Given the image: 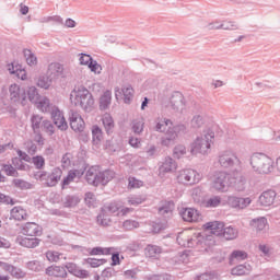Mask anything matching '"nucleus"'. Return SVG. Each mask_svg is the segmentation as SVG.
Wrapping results in <instances>:
<instances>
[{"instance_id": "obj_1", "label": "nucleus", "mask_w": 280, "mask_h": 280, "mask_svg": "<svg viewBox=\"0 0 280 280\" xmlns=\"http://www.w3.org/2000/svg\"><path fill=\"white\" fill-rule=\"evenodd\" d=\"M70 102L71 104H74V106H80V108L85 113H91L95 104L93 94H91V92L84 86L74 89L70 93Z\"/></svg>"}, {"instance_id": "obj_2", "label": "nucleus", "mask_w": 280, "mask_h": 280, "mask_svg": "<svg viewBox=\"0 0 280 280\" xmlns=\"http://www.w3.org/2000/svg\"><path fill=\"white\" fill-rule=\"evenodd\" d=\"M115 178V172L110 170L100 171V166H91L85 173V180L89 185L93 187H98V185H108L110 180Z\"/></svg>"}, {"instance_id": "obj_3", "label": "nucleus", "mask_w": 280, "mask_h": 280, "mask_svg": "<svg viewBox=\"0 0 280 280\" xmlns=\"http://www.w3.org/2000/svg\"><path fill=\"white\" fill-rule=\"evenodd\" d=\"M249 163L256 174H271L275 170V161L265 153H253Z\"/></svg>"}, {"instance_id": "obj_4", "label": "nucleus", "mask_w": 280, "mask_h": 280, "mask_svg": "<svg viewBox=\"0 0 280 280\" xmlns=\"http://www.w3.org/2000/svg\"><path fill=\"white\" fill-rule=\"evenodd\" d=\"M215 138V132L211 129L203 130L200 137L191 143V154H207L211 150V143Z\"/></svg>"}, {"instance_id": "obj_5", "label": "nucleus", "mask_w": 280, "mask_h": 280, "mask_svg": "<svg viewBox=\"0 0 280 280\" xmlns=\"http://www.w3.org/2000/svg\"><path fill=\"white\" fill-rule=\"evenodd\" d=\"M233 185V176L226 172H217L212 177V187L217 191H226Z\"/></svg>"}, {"instance_id": "obj_6", "label": "nucleus", "mask_w": 280, "mask_h": 280, "mask_svg": "<svg viewBox=\"0 0 280 280\" xmlns=\"http://www.w3.org/2000/svg\"><path fill=\"white\" fill-rule=\"evenodd\" d=\"M202 175L191 168L182 170L177 175V180L182 185H196L200 183Z\"/></svg>"}, {"instance_id": "obj_7", "label": "nucleus", "mask_w": 280, "mask_h": 280, "mask_svg": "<svg viewBox=\"0 0 280 280\" xmlns=\"http://www.w3.org/2000/svg\"><path fill=\"white\" fill-rule=\"evenodd\" d=\"M219 163L221 167L229 170L234 165H237V163H240V159H237V155H235L233 151L228 150L219 154Z\"/></svg>"}, {"instance_id": "obj_8", "label": "nucleus", "mask_w": 280, "mask_h": 280, "mask_svg": "<svg viewBox=\"0 0 280 280\" xmlns=\"http://www.w3.org/2000/svg\"><path fill=\"white\" fill-rule=\"evenodd\" d=\"M70 128L74 132H84L85 122L80 113L75 110L69 112Z\"/></svg>"}, {"instance_id": "obj_9", "label": "nucleus", "mask_w": 280, "mask_h": 280, "mask_svg": "<svg viewBox=\"0 0 280 280\" xmlns=\"http://www.w3.org/2000/svg\"><path fill=\"white\" fill-rule=\"evenodd\" d=\"M50 115H51L54 125L58 128V130H61L62 132H65V130L69 128V125L67 124V119L65 118V115L62 114V112H60V109H58V107H54L51 109Z\"/></svg>"}, {"instance_id": "obj_10", "label": "nucleus", "mask_w": 280, "mask_h": 280, "mask_svg": "<svg viewBox=\"0 0 280 280\" xmlns=\"http://www.w3.org/2000/svg\"><path fill=\"white\" fill-rule=\"evenodd\" d=\"M50 115H51L54 125L58 128V130H61L62 132H65V130L69 128V125L67 124V119L65 118V115L62 114V112H60V109H58V107H54L51 109Z\"/></svg>"}, {"instance_id": "obj_11", "label": "nucleus", "mask_w": 280, "mask_h": 280, "mask_svg": "<svg viewBox=\"0 0 280 280\" xmlns=\"http://www.w3.org/2000/svg\"><path fill=\"white\" fill-rule=\"evenodd\" d=\"M170 106L175 113L185 110V96L180 92H173L170 97Z\"/></svg>"}, {"instance_id": "obj_12", "label": "nucleus", "mask_w": 280, "mask_h": 280, "mask_svg": "<svg viewBox=\"0 0 280 280\" xmlns=\"http://www.w3.org/2000/svg\"><path fill=\"white\" fill-rule=\"evenodd\" d=\"M250 202H253V200H250L249 197L244 198L230 196L228 198V205H230L233 209H246Z\"/></svg>"}, {"instance_id": "obj_13", "label": "nucleus", "mask_w": 280, "mask_h": 280, "mask_svg": "<svg viewBox=\"0 0 280 280\" xmlns=\"http://www.w3.org/2000/svg\"><path fill=\"white\" fill-rule=\"evenodd\" d=\"M180 217L184 222H199L200 221V212L194 208H184L180 211Z\"/></svg>"}, {"instance_id": "obj_14", "label": "nucleus", "mask_w": 280, "mask_h": 280, "mask_svg": "<svg viewBox=\"0 0 280 280\" xmlns=\"http://www.w3.org/2000/svg\"><path fill=\"white\" fill-rule=\"evenodd\" d=\"M171 126H174V122H172V119L166 117H158L153 121V130L155 132H166Z\"/></svg>"}, {"instance_id": "obj_15", "label": "nucleus", "mask_w": 280, "mask_h": 280, "mask_svg": "<svg viewBox=\"0 0 280 280\" xmlns=\"http://www.w3.org/2000/svg\"><path fill=\"white\" fill-rule=\"evenodd\" d=\"M0 268L4 270L5 272H10L12 277L15 279H24L25 271H23L21 268L15 267L14 265H10L8 262L0 261Z\"/></svg>"}, {"instance_id": "obj_16", "label": "nucleus", "mask_w": 280, "mask_h": 280, "mask_svg": "<svg viewBox=\"0 0 280 280\" xmlns=\"http://www.w3.org/2000/svg\"><path fill=\"white\" fill-rule=\"evenodd\" d=\"M62 178V170L55 167L50 174L46 176V187H56Z\"/></svg>"}, {"instance_id": "obj_17", "label": "nucleus", "mask_w": 280, "mask_h": 280, "mask_svg": "<svg viewBox=\"0 0 280 280\" xmlns=\"http://www.w3.org/2000/svg\"><path fill=\"white\" fill-rule=\"evenodd\" d=\"M203 229L206 231H210L212 235H215L217 237L222 236V233L224 231V223L220 221H212L203 224Z\"/></svg>"}, {"instance_id": "obj_18", "label": "nucleus", "mask_w": 280, "mask_h": 280, "mask_svg": "<svg viewBox=\"0 0 280 280\" xmlns=\"http://www.w3.org/2000/svg\"><path fill=\"white\" fill-rule=\"evenodd\" d=\"M276 198L277 192L275 190H266L259 196L258 202L261 207H270L275 203Z\"/></svg>"}, {"instance_id": "obj_19", "label": "nucleus", "mask_w": 280, "mask_h": 280, "mask_svg": "<svg viewBox=\"0 0 280 280\" xmlns=\"http://www.w3.org/2000/svg\"><path fill=\"white\" fill-rule=\"evenodd\" d=\"M178 133H176V129L174 127H168L165 131V136L161 138V145L165 148H170L174 141H176Z\"/></svg>"}, {"instance_id": "obj_20", "label": "nucleus", "mask_w": 280, "mask_h": 280, "mask_svg": "<svg viewBox=\"0 0 280 280\" xmlns=\"http://www.w3.org/2000/svg\"><path fill=\"white\" fill-rule=\"evenodd\" d=\"M23 234L30 237H37L43 235V228L34 222L26 223L23 228Z\"/></svg>"}, {"instance_id": "obj_21", "label": "nucleus", "mask_w": 280, "mask_h": 280, "mask_svg": "<svg viewBox=\"0 0 280 280\" xmlns=\"http://www.w3.org/2000/svg\"><path fill=\"white\" fill-rule=\"evenodd\" d=\"M16 244L23 246L24 248H36V246L40 244V241L37 237L30 238L25 236H18Z\"/></svg>"}, {"instance_id": "obj_22", "label": "nucleus", "mask_w": 280, "mask_h": 280, "mask_svg": "<svg viewBox=\"0 0 280 280\" xmlns=\"http://www.w3.org/2000/svg\"><path fill=\"white\" fill-rule=\"evenodd\" d=\"M176 167H177L176 161L167 156L164 159L161 166L159 167L160 174H170L171 172H174Z\"/></svg>"}, {"instance_id": "obj_23", "label": "nucleus", "mask_w": 280, "mask_h": 280, "mask_svg": "<svg viewBox=\"0 0 280 280\" xmlns=\"http://www.w3.org/2000/svg\"><path fill=\"white\" fill-rule=\"evenodd\" d=\"M159 215H162L164 220H170L172 215L174 214V202L167 201L164 202L159 209H158Z\"/></svg>"}, {"instance_id": "obj_24", "label": "nucleus", "mask_w": 280, "mask_h": 280, "mask_svg": "<svg viewBox=\"0 0 280 280\" xmlns=\"http://www.w3.org/2000/svg\"><path fill=\"white\" fill-rule=\"evenodd\" d=\"M234 183V187L236 191H244L246 189V176L240 172H236L234 174V177H232V185Z\"/></svg>"}, {"instance_id": "obj_25", "label": "nucleus", "mask_w": 280, "mask_h": 280, "mask_svg": "<svg viewBox=\"0 0 280 280\" xmlns=\"http://www.w3.org/2000/svg\"><path fill=\"white\" fill-rule=\"evenodd\" d=\"M46 275H48V277L65 279V277H67V269L60 266H50L46 268Z\"/></svg>"}, {"instance_id": "obj_26", "label": "nucleus", "mask_w": 280, "mask_h": 280, "mask_svg": "<svg viewBox=\"0 0 280 280\" xmlns=\"http://www.w3.org/2000/svg\"><path fill=\"white\" fill-rule=\"evenodd\" d=\"M121 93L124 95L125 104H130V102H132V97L135 95V90L132 89V86H130V85L124 86L121 89V91L115 90L116 97H119V95H121Z\"/></svg>"}, {"instance_id": "obj_27", "label": "nucleus", "mask_w": 280, "mask_h": 280, "mask_svg": "<svg viewBox=\"0 0 280 280\" xmlns=\"http://www.w3.org/2000/svg\"><path fill=\"white\" fill-rule=\"evenodd\" d=\"M113 102V92L105 91L100 97V110H108L110 103Z\"/></svg>"}, {"instance_id": "obj_28", "label": "nucleus", "mask_w": 280, "mask_h": 280, "mask_svg": "<svg viewBox=\"0 0 280 280\" xmlns=\"http://www.w3.org/2000/svg\"><path fill=\"white\" fill-rule=\"evenodd\" d=\"M252 271L253 267L250 264H244L232 268L231 275H234L235 277H244V275H250Z\"/></svg>"}, {"instance_id": "obj_29", "label": "nucleus", "mask_w": 280, "mask_h": 280, "mask_svg": "<svg viewBox=\"0 0 280 280\" xmlns=\"http://www.w3.org/2000/svg\"><path fill=\"white\" fill-rule=\"evenodd\" d=\"M110 214L104 208H102L101 212L96 217V223L100 226H110Z\"/></svg>"}, {"instance_id": "obj_30", "label": "nucleus", "mask_w": 280, "mask_h": 280, "mask_svg": "<svg viewBox=\"0 0 280 280\" xmlns=\"http://www.w3.org/2000/svg\"><path fill=\"white\" fill-rule=\"evenodd\" d=\"M62 205L66 209H72L73 207H78V205H80V197L78 195H67L62 199Z\"/></svg>"}, {"instance_id": "obj_31", "label": "nucleus", "mask_w": 280, "mask_h": 280, "mask_svg": "<svg viewBox=\"0 0 280 280\" xmlns=\"http://www.w3.org/2000/svg\"><path fill=\"white\" fill-rule=\"evenodd\" d=\"M43 121H45V119L38 114H33L31 116V128L33 132L40 131V128H43Z\"/></svg>"}, {"instance_id": "obj_32", "label": "nucleus", "mask_w": 280, "mask_h": 280, "mask_svg": "<svg viewBox=\"0 0 280 280\" xmlns=\"http://www.w3.org/2000/svg\"><path fill=\"white\" fill-rule=\"evenodd\" d=\"M102 121L107 135H112L113 129L115 128V120H113V116H110V114H104Z\"/></svg>"}, {"instance_id": "obj_33", "label": "nucleus", "mask_w": 280, "mask_h": 280, "mask_svg": "<svg viewBox=\"0 0 280 280\" xmlns=\"http://www.w3.org/2000/svg\"><path fill=\"white\" fill-rule=\"evenodd\" d=\"M9 93L10 101L13 102V104L21 100V86H19L16 83L10 85Z\"/></svg>"}, {"instance_id": "obj_34", "label": "nucleus", "mask_w": 280, "mask_h": 280, "mask_svg": "<svg viewBox=\"0 0 280 280\" xmlns=\"http://www.w3.org/2000/svg\"><path fill=\"white\" fill-rule=\"evenodd\" d=\"M11 218L18 221L25 220L27 218V211L21 206H16L11 210Z\"/></svg>"}, {"instance_id": "obj_35", "label": "nucleus", "mask_w": 280, "mask_h": 280, "mask_svg": "<svg viewBox=\"0 0 280 280\" xmlns=\"http://www.w3.org/2000/svg\"><path fill=\"white\" fill-rule=\"evenodd\" d=\"M248 258V254L244 250H233L230 255V264L233 265L235 261H244V259Z\"/></svg>"}, {"instance_id": "obj_36", "label": "nucleus", "mask_w": 280, "mask_h": 280, "mask_svg": "<svg viewBox=\"0 0 280 280\" xmlns=\"http://www.w3.org/2000/svg\"><path fill=\"white\" fill-rule=\"evenodd\" d=\"M115 250L113 247H94L89 248V255L96 256V255H110Z\"/></svg>"}, {"instance_id": "obj_37", "label": "nucleus", "mask_w": 280, "mask_h": 280, "mask_svg": "<svg viewBox=\"0 0 280 280\" xmlns=\"http://www.w3.org/2000/svg\"><path fill=\"white\" fill-rule=\"evenodd\" d=\"M104 139V133L102 132V128L98 126L92 127V141L94 145H98Z\"/></svg>"}, {"instance_id": "obj_38", "label": "nucleus", "mask_w": 280, "mask_h": 280, "mask_svg": "<svg viewBox=\"0 0 280 280\" xmlns=\"http://www.w3.org/2000/svg\"><path fill=\"white\" fill-rule=\"evenodd\" d=\"M225 240H235L237 238V235H240V232L237 229L233 226L223 228V233L221 234Z\"/></svg>"}, {"instance_id": "obj_39", "label": "nucleus", "mask_w": 280, "mask_h": 280, "mask_svg": "<svg viewBox=\"0 0 280 280\" xmlns=\"http://www.w3.org/2000/svg\"><path fill=\"white\" fill-rule=\"evenodd\" d=\"M37 108H39L42 113H51V109L54 107H51V104L49 103V98L43 97V98H39V101L37 102Z\"/></svg>"}, {"instance_id": "obj_40", "label": "nucleus", "mask_w": 280, "mask_h": 280, "mask_svg": "<svg viewBox=\"0 0 280 280\" xmlns=\"http://www.w3.org/2000/svg\"><path fill=\"white\" fill-rule=\"evenodd\" d=\"M250 224L256 229V231H264L268 226V219L261 217L258 219H253Z\"/></svg>"}, {"instance_id": "obj_41", "label": "nucleus", "mask_w": 280, "mask_h": 280, "mask_svg": "<svg viewBox=\"0 0 280 280\" xmlns=\"http://www.w3.org/2000/svg\"><path fill=\"white\" fill-rule=\"evenodd\" d=\"M1 171L4 172L7 176H13V178H19V171L12 164H1Z\"/></svg>"}, {"instance_id": "obj_42", "label": "nucleus", "mask_w": 280, "mask_h": 280, "mask_svg": "<svg viewBox=\"0 0 280 280\" xmlns=\"http://www.w3.org/2000/svg\"><path fill=\"white\" fill-rule=\"evenodd\" d=\"M27 95L32 104H38V102H40V94H38V89H36L35 86L28 88Z\"/></svg>"}, {"instance_id": "obj_43", "label": "nucleus", "mask_w": 280, "mask_h": 280, "mask_svg": "<svg viewBox=\"0 0 280 280\" xmlns=\"http://www.w3.org/2000/svg\"><path fill=\"white\" fill-rule=\"evenodd\" d=\"M103 209L109 214L113 215V213H117V215H119V211L121 209V203L119 202H110L107 206H104Z\"/></svg>"}, {"instance_id": "obj_44", "label": "nucleus", "mask_w": 280, "mask_h": 280, "mask_svg": "<svg viewBox=\"0 0 280 280\" xmlns=\"http://www.w3.org/2000/svg\"><path fill=\"white\" fill-rule=\"evenodd\" d=\"M48 71H50L56 77H59L62 75L65 67L62 66V63L52 62L48 66Z\"/></svg>"}, {"instance_id": "obj_45", "label": "nucleus", "mask_w": 280, "mask_h": 280, "mask_svg": "<svg viewBox=\"0 0 280 280\" xmlns=\"http://www.w3.org/2000/svg\"><path fill=\"white\" fill-rule=\"evenodd\" d=\"M11 163L20 172H27L30 170V165L23 163V160H20V158H12Z\"/></svg>"}, {"instance_id": "obj_46", "label": "nucleus", "mask_w": 280, "mask_h": 280, "mask_svg": "<svg viewBox=\"0 0 280 280\" xmlns=\"http://www.w3.org/2000/svg\"><path fill=\"white\" fill-rule=\"evenodd\" d=\"M31 163H33L35 170H45V159L43 155H35L32 158Z\"/></svg>"}, {"instance_id": "obj_47", "label": "nucleus", "mask_w": 280, "mask_h": 280, "mask_svg": "<svg viewBox=\"0 0 280 280\" xmlns=\"http://www.w3.org/2000/svg\"><path fill=\"white\" fill-rule=\"evenodd\" d=\"M24 57L26 58V62L30 67H34L38 63L36 55H34L30 49H24Z\"/></svg>"}, {"instance_id": "obj_48", "label": "nucleus", "mask_w": 280, "mask_h": 280, "mask_svg": "<svg viewBox=\"0 0 280 280\" xmlns=\"http://www.w3.org/2000/svg\"><path fill=\"white\" fill-rule=\"evenodd\" d=\"M143 119H135L131 122V130L135 132V135H141V132H143Z\"/></svg>"}, {"instance_id": "obj_49", "label": "nucleus", "mask_w": 280, "mask_h": 280, "mask_svg": "<svg viewBox=\"0 0 280 280\" xmlns=\"http://www.w3.org/2000/svg\"><path fill=\"white\" fill-rule=\"evenodd\" d=\"M42 129L47 133L48 137H52L56 132V127H54V124H51V120L45 119L43 121Z\"/></svg>"}, {"instance_id": "obj_50", "label": "nucleus", "mask_w": 280, "mask_h": 280, "mask_svg": "<svg viewBox=\"0 0 280 280\" xmlns=\"http://www.w3.org/2000/svg\"><path fill=\"white\" fill-rule=\"evenodd\" d=\"M220 202H222V199L214 196L205 201V207H207V209H213L215 207H220Z\"/></svg>"}, {"instance_id": "obj_51", "label": "nucleus", "mask_w": 280, "mask_h": 280, "mask_svg": "<svg viewBox=\"0 0 280 280\" xmlns=\"http://www.w3.org/2000/svg\"><path fill=\"white\" fill-rule=\"evenodd\" d=\"M37 86L39 89H49L51 86V79L47 75H42L37 80Z\"/></svg>"}, {"instance_id": "obj_52", "label": "nucleus", "mask_w": 280, "mask_h": 280, "mask_svg": "<svg viewBox=\"0 0 280 280\" xmlns=\"http://www.w3.org/2000/svg\"><path fill=\"white\" fill-rule=\"evenodd\" d=\"M12 184L14 185V187H16V189H32V184L24 179H13Z\"/></svg>"}, {"instance_id": "obj_53", "label": "nucleus", "mask_w": 280, "mask_h": 280, "mask_svg": "<svg viewBox=\"0 0 280 280\" xmlns=\"http://www.w3.org/2000/svg\"><path fill=\"white\" fill-rule=\"evenodd\" d=\"M145 255L148 257H156L158 255H161V247L156 245H149L145 248Z\"/></svg>"}, {"instance_id": "obj_54", "label": "nucleus", "mask_w": 280, "mask_h": 280, "mask_svg": "<svg viewBox=\"0 0 280 280\" xmlns=\"http://www.w3.org/2000/svg\"><path fill=\"white\" fill-rule=\"evenodd\" d=\"M106 259L105 258H86L85 262L89 264V266H91V268H100V266H104V264H106Z\"/></svg>"}, {"instance_id": "obj_55", "label": "nucleus", "mask_w": 280, "mask_h": 280, "mask_svg": "<svg viewBox=\"0 0 280 280\" xmlns=\"http://www.w3.org/2000/svg\"><path fill=\"white\" fill-rule=\"evenodd\" d=\"M194 242H196V241L191 237H185L184 238L180 235L177 236V243L179 244V246L191 248L194 246Z\"/></svg>"}, {"instance_id": "obj_56", "label": "nucleus", "mask_w": 280, "mask_h": 280, "mask_svg": "<svg viewBox=\"0 0 280 280\" xmlns=\"http://www.w3.org/2000/svg\"><path fill=\"white\" fill-rule=\"evenodd\" d=\"M167 229V222H152L151 231L152 233H161V231H165Z\"/></svg>"}, {"instance_id": "obj_57", "label": "nucleus", "mask_w": 280, "mask_h": 280, "mask_svg": "<svg viewBox=\"0 0 280 280\" xmlns=\"http://www.w3.org/2000/svg\"><path fill=\"white\" fill-rule=\"evenodd\" d=\"M139 222L135 220H126L122 223V229H125V231H135V229H139Z\"/></svg>"}, {"instance_id": "obj_58", "label": "nucleus", "mask_w": 280, "mask_h": 280, "mask_svg": "<svg viewBox=\"0 0 280 280\" xmlns=\"http://www.w3.org/2000/svg\"><path fill=\"white\" fill-rule=\"evenodd\" d=\"M185 154H187V149L183 144L176 145L173 150L174 159H180Z\"/></svg>"}, {"instance_id": "obj_59", "label": "nucleus", "mask_w": 280, "mask_h": 280, "mask_svg": "<svg viewBox=\"0 0 280 280\" xmlns=\"http://www.w3.org/2000/svg\"><path fill=\"white\" fill-rule=\"evenodd\" d=\"M195 280H218V273H215L214 271L205 272L200 276H197Z\"/></svg>"}, {"instance_id": "obj_60", "label": "nucleus", "mask_w": 280, "mask_h": 280, "mask_svg": "<svg viewBox=\"0 0 280 280\" xmlns=\"http://www.w3.org/2000/svg\"><path fill=\"white\" fill-rule=\"evenodd\" d=\"M138 275H139V268L128 269L122 273L125 279H133V280L138 279Z\"/></svg>"}, {"instance_id": "obj_61", "label": "nucleus", "mask_w": 280, "mask_h": 280, "mask_svg": "<svg viewBox=\"0 0 280 280\" xmlns=\"http://www.w3.org/2000/svg\"><path fill=\"white\" fill-rule=\"evenodd\" d=\"M62 257V254L58 253V252H54V250H48L46 253V259H48V261H60V258Z\"/></svg>"}, {"instance_id": "obj_62", "label": "nucleus", "mask_w": 280, "mask_h": 280, "mask_svg": "<svg viewBox=\"0 0 280 280\" xmlns=\"http://www.w3.org/2000/svg\"><path fill=\"white\" fill-rule=\"evenodd\" d=\"M190 124L191 128H201L202 125L205 124V118H202V116L200 115L194 116Z\"/></svg>"}, {"instance_id": "obj_63", "label": "nucleus", "mask_w": 280, "mask_h": 280, "mask_svg": "<svg viewBox=\"0 0 280 280\" xmlns=\"http://www.w3.org/2000/svg\"><path fill=\"white\" fill-rule=\"evenodd\" d=\"M88 67L93 73H102V66L94 59L89 63Z\"/></svg>"}, {"instance_id": "obj_64", "label": "nucleus", "mask_w": 280, "mask_h": 280, "mask_svg": "<svg viewBox=\"0 0 280 280\" xmlns=\"http://www.w3.org/2000/svg\"><path fill=\"white\" fill-rule=\"evenodd\" d=\"M148 280H170V275L167 273L153 275V276H150Z\"/></svg>"}]
</instances>
